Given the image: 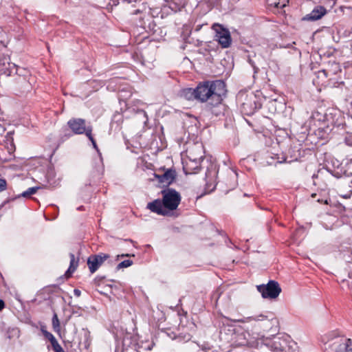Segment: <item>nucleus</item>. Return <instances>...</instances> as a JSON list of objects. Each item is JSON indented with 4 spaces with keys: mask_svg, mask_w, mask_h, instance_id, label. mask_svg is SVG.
Returning a JSON list of instances; mask_svg holds the SVG:
<instances>
[{
    "mask_svg": "<svg viewBox=\"0 0 352 352\" xmlns=\"http://www.w3.org/2000/svg\"><path fill=\"white\" fill-rule=\"evenodd\" d=\"M197 100L205 102L204 109L208 113L219 116L223 113V96L226 93V85L222 80L204 81L196 87Z\"/></svg>",
    "mask_w": 352,
    "mask_h": 352,
    "instance_id": "f257e3e1",
    "label": "nucleus"
},
{
    "mask_svg": "<svg viewBox=\"0 0 352 352\" xmlns=\"http://www.w3.org/2000/svg\"><path fill=\"white\" fill-rule=\"evenodd\" d=\"M164 207L169 210L177 209L181 201L179 192L173 188H167L162 190Z\"/></svg>",
    "mask_w": 352,
    "mask_h": 352,
    "instance_id": "f03ea898",
    "label": "nucleus"
},
{
    "mask_svg": "<svg viewBox=\"0 0 352 352\" xmlns=\"http://www.w3.org/2000/svg\"><path fill=\"white\" fill-rule=\"evenodd\" d=\"M332 352H346L351 346V340L344 336H336L325 343Z\"/></svg>",
    "mask_w": 352,
    "mask_h": 352,
    "instance_id": "7ed1b4c3",
    "label": "nucleus"
},
{
    "mask_svg": "<svg viewBox=\"0 0 352 352\" xmlns=\"http://www.w3.org/2000/svg\"><path fill=\"white\" fill-rule=\"evenodd\" d=\"M289 340L290 338L287 336H276L272 340H266L265 345L274 352H289Z\"/></svg>",
    "mask_w": 352,
    "mask_h": 352,
    "instance_id": "20e7f679",
    "label": "nucleus"
},
{
    "mask_svg": "<svg viewBox=\"0 0 352 352\" xmlns=\"http://www.w3.org/2000/svg\"><path fill=\"white\" fill-rule=\"evenodd\" d=\"M256 288L263 298L274 299L281 292V288L278 283L275 280H270L266 285H257Z\"/></svg>",
    "mask_w": 352,
    "mask_h": 352,
    "instance_id": "39448f33",
    "label": "nucleus"
},
{
    "mask_svg": "<svg viewBox=\"0 0 352 352\" xmlns=\"http://www.w3.org/2000/svg\"><path fill=\"white\" fill-rule=\"evenodd\" d=\"M212 28L216 31V38L221 46L223 48L230 47L232 38L229 30L219 24H214Z\"/></svg>",
    "mask_w": 352,
    "mask_h": 352,
    "instance_id": "423d86ee",
    "label": "nucleus"
},
{
    "mask_svg": "<svg viewBox=\"0 0 352 352\" xmlns=\"http://www.w3.org/2000/svg\"><path fill=\"white\" fill-rule=\"evenodd\" d=\"M251 321H262L265 322V328L266 329H272L274 326H277L278 324V320L272 317L271 318H269L268 316L264 315V314H260L256 315L254 316H250L247 318H243L239 320H235L234 322L245 323V322H250Z\"/></svg>",
    "mask_w": 352,
    "mask_h": 352,
    "instance_id": "0eeeda50",
    "label": "nucleus"
},
{
    "mask_svg": "<svg viewBox=\"0 0 352 352\" xmlns=\"http://www.w3.org/2000/svg\"><path fill=\"white\" fill-rule=\"evenodd\" d=\"M67 125L74 134L87 135V131L91 126H86V121L82 118H72L67 122Z\"/></svg>",
    "mask_w": 352,
    "mask_h": 352,
    "instance_id": "6e6552de",
    "label": "nucleus"
},
{
    "mask_svg": "<svg viewBox=\"0 0 352 352\" xmlns=\"http://www.w3.org/2000/svg\"><path fill=\"white\" fill-rule=\"evenodd\" d=\"M109 258L107 254L100 253L90 256L87 259V265L91 273H94L99 267Z\"/></svg>",
    "mask_w": 352,
    "mask_h": 352,
    "instance_id": "1a4fd4ad",
    "label": "nucleus"
},
{
    "mask_svg": "<svg viewBox=\"0 0 352 352\" xmlns=\"http://www.w3.org/2000/svg\"><path fill=\"white\" fill-rule=\"evenodd\" d=\"M187 153L188 160L194 162L201 163L204 158V146L199 144H195L192 147L190 148Z\"/></svg>",
    "mask_w": 352,
    "mask_h": 352,
    "instance_id": "9d476101",
    "label": "nucleus"
},
{
    "mask_svg": "<svg viewBox=\"0 0 352 352\" xmlns=\"http://www.w3.org/2000/svg\"><path fill=\"white\" fill-rule=\"evenodd\" d=\"M8 65L9 66L8 68H6V70L2 68L0 71L8 76H10L13 70H15V73L19 76L18 78H32L30 72L26 69L19 67L14 63H10L9 62H8Z\"/></svg>",
    "mask_w": 352,
    "mask_h": 352,
    "instance_id": "9b49d317",
    "label": "nucleus"
},
{
    "mask_svg": "<svg viewBox=\"0 0 352 352\" xmlns=\"http://www.w3.org/2000/svg\"><path fill=\"white\" fill-rule=\"evenodd\" d=\"M176 172L173 169L166 170L163 174H155L158 182L164 185L168 186L172 184L176 178Z\"/></svg>",
    "mask_w": 352,
    "mask_h": 352,
    "instance_id": "f8f14e48",
    "label": "nucleus"
},
{
    "mask_svg": "<svg viewBox=\"0 0 352 352\" xmlns=\"http://www.w3.org/2000/svg\"><path fill=\"white\" fill-rule=\"evenodd\" d=\"M326 14V9L322 6H318L314 9L309 14H306L302 20L315 21L323 16Z\"/></svg>",
    "mask_w": 352,
    "mask_h": 352,
    "instance_id": "ddd939ff",
    "label": "nucleus"
},
{
    "mask_svg": "<svg viewBox=\"0 0 352 352\" xmlns=\"http://www.w3.org/2000/svg\"><path fill=\"white\" fill-rule=\"evenodd\" d=\"M163 201L159 199L150 202L147 205V208L151 212H155L158 214L164 215L166 214V211L163 208Z\"/></svg>",
    "mask_w": 352,
    "mask_h": 352,
    "instance_id": "4468645a",
    "label": "nucleus"
},
{
    "mask_svg": "<svg viewBox=\"0 0 352 352\" xmlns=\"http://www.w3.org/2000/svg\"><path fill=\"white\" fill-rule=\"evenodd\" d=\"M32 78H18L16 80L18 87L22 92H26L31 89Z\"/></svg>",
    "mask_w": 352,
    "mask_h": 352,
    "instance_id": "2eb2a0df",
    "label": "nucleus"
},
{
    "mask_svg": "<svg viewBox=\"0 0 352 352\" xmlns=\"http://www.w3.org/2000/svg\"><path fill=\"white\" fill-rule=\"evenodd\" d=\"M201 167V163L199 162H194L192 160H189L188 162H186V164L184 165V170L186 174H193L196 173L199 170Z\"/></svg>",
    "mask_w": 352,
    "mask_h": 352,
    "instance_id": "dca6fc26",
    "label": "nucleus"
},
{
    "mask_svg": "<svg viewBox=\"0 0 352 352\" xmlns=\"http://www.w3.org/2000/svg\"><path fill=\"white\" fill-rule=\"evenodd\" d=\"M255 109V102H252V97L246 99V102L241 104V111L247 115L252 114Z\"/></svg>",
    "mask_w": 352,
    "mask_h": 352,
    "instance_id": "f3484780",
    "label": "nucleus"
},
{
    "mask_svg": "<svg viewBox=\"0 0 352 352\" xmlns=\"http://www.w3.org/2000/svg\"><path fill=\"white\" fill-rule=\"evenodd\" d=\"M182 95L187 100H197V91L196 88H186L182 90Z\"/></svg>",
    "mask_w": 352,
    "mask_h": 352,
    "instance_id": "a211bd4d",
    "label": "nucleus"
},
{
    "mask_svg": "<svg viewBox=\"0 0 352 352\" xmlns=\"http://www.w3.org/2000/svg\"><path fill=\"white\" fill-rule=\"evenodd\" d=\"M69 256H70V265H69V269L67 270V271L65 273V275L67 276H70V274L72 273H73L76 270V268L78 267V261H75V256L73 253H70Z\"/></svg>",
    "mask_w": 352,
    "mask_h": 352,
    "instance_id": "6ab92c4d",
    "label": "nucleus"
},
{
    "mask_svg": "<svg viewBox=\"0 0 352 352\" xmlns=\"http://www.w3.org/2000/svg\"><path fill=\"white\" fill-rule=\"evenodd\" d=\"M39 188V186L29 188L27 190L24 191L21 195H19L18 197H30V195L35 194Z\"/></svg>",
    "mask_w": 352,
    "mask_h": 352,
    "instance_id": "aec40b11",
    "label": "nucleus"
},
{
    "mask_svg": "<svg viewBox=\"0 0 352 352\" xmlns=\"http://www.w3.org/2000/svg\"><path fill=\"white\" fill-rule=\"evenodd\" d=\"M237 342L239 345H249L250 346H253V344L246 340L245 333H242L237 336Z\"/></svg>",
    "mask_w": 352,
    "mask_h": 352,
    "instance_id": "412c9836",
    "label": "nucleus"
},
{
    "mask_svg": "<svg viewBox=\"0 0 352 352\" xmlns=\"http://www.w3.org/2000/svg\"><path fill=\"white\" fill-rule=\"evenodd\" d=\"M52 327L56 332L60 331V322L56 314H54L52 318Z\"/></svg>",
    "mask_w": 352,
    "mask_h": 352,
    "instance_id": "4be33fe9",
    "label": "nucleus"
},
{
    "mask_svg": "<svg viewBox=\"0 0 352 352\" xmlns=\"http://www.w3.org/2000/svg\"><path fill=\"white\" fill-rule=\"evenodd\" d=\"M132 265H133V261L131 260H124V261H122L121 263H120L117 265V269L120 270L122 268L130 267Z\"/></svg>",
    "mask_w": 352,
    "mask_h": 352,
    "instance_id": "5701e85b",
    "label": "nucleus"
},
{
    "mask_svg": "<svg viewBox=\"0 0 352 352\" xmlns=\"http://www.w3.org/2000/svg\"><path fill=\"white\" fill-rule=\"evenodd\" d=\"M89 140L91 142L94 147L97 150H98V146H97V144L96 143V141L94 139V138L92 137V128H89L87 131V134L86 135Z\"/></svg>",
    "mask_w": 352,
    "mask_h": 352,
    "instance_id": "b1692460",
    "label": "nucleus"
},
{
    "mask_svg": "<svg viewBox=\"0 0 352 352\" xmlns=\"http://www.w3.org/2000/svg\"><path fill=\"white\" fill-rule=\"evenodd\" d=\"M42 333L45 338L48 339L50 342L52 343V342H54L56 340L55 337L49 331L47 330L42 329Z\"/></svg>",
    "mask_w": 352,
    "mask_h": 352,
    "instance_id": "393cba45",
    "label": "nucleus"
},
{
    "mask_svg": "<svg viewBox=\"0 0 352 352\" xmlns=\"http://www.w3.org/2000/svg\"><path fill=\"white\" fill-rule=\"evenodd\" d=\"M53 350L55 352H65L62 346L58 344L57 340L51 343Z\"/></svg>",
    "mask_w": 352,
    "mask_h": 352,
    "instance_id": "a878e982",
    "label": "nucleus"
},
{
    "mask_svg": "<svg viewBox=\"0 0 352 352\" xmlns=\"http://www.w3.org/2000/svg\"><path fill=\"white\" fill-rule=\"evenodd\" d=\"M7 188V182L5 179L0 178V192L6 190Z\"/></svg>",
    "mask_w": 352,
    "mask_h": 352,
    "instance_id": "bb28decb",
    "label": "nucleus"
},
{
    "mask_svg": "<svg viewBox=\"0 0 352 352\" xmlns=\"http://www.w3.org/2000/svg\"><path fill=\"white\" fill-rule=\"evenodd\" d=\"M344 142L348 146H352V135H346L344 138Z\"/></svg>",
    "mask_w": 352,
    "mask_h": 352,
    "instance_id": "cd10ccee",
    "label": "nucleus"
},
{
    "mask_svg": "<svg viewBox=\"0 0 352 352\" xmlns=\"http://www.w3.org/2000/svg\"><path fill=\"white\" fill-rule=\"evenodd\" d=\"M289 2V0H283V3L278 2L275 3V6L277 8H283Z\"/></svg>",
    "mask_w": 352,
    "mask_h": 352,
    "instance_id": "c85d7f7f",
    "label": "nucleus"
},
{
    "mask_svg": "<svg viewBox=\"0 0 352 352\" xmlns=\"http://www.w3.org/2000/svg\"><path fill=\"white\" fill-rule=\"evenodd\" d=\"M317 201H318V203H320V204H329V200H328L327 199H320V198H318V199H317Z\"/></svg>",
    "mask_w": 352,
    "mask_h": 352,
    "instance_id": "c756f323",
    "label": "nucleus"
},
{
    "mask_svg": "<svg viewBox=\"0 0 352 352\" xmlns=\"http://www.w3.org/2000/svg\"><path fill=\"white\" fill-rule=\"evenodd\" d=\"M201 349L203 351H208L210 349V346L208 344H203L201 345Z\"/></svg>",
    "mask_w": 352,
    "mask_h": 352,
    "instance_id": "7c9ffc66",
    "label": "nucleus"
},
{
    "mask_svg": "<svg viewBox=\"0 0 352 352\" xmlns=\"http://www.w3.org/2000/svg\"><path fill=\"white\" fill-rule=\"evenodd\" d=\"M74 294L76 296L79 297L81 294V292L78 289H75L74 290Z\"/></svg>",
    "mask_w": 352,
    "mask_h": 352,
    "instance_id": "2f4dec72",
    "label": "nucleus"
},
{
    "mask_svg": "<svg viewBox=\"0 0 352 352\" xmlns=\"http://www.w3.org/2000/svg\"><path fill=\"white\" fill-rule=\"evenodd\" d=\"M129 257V256H134V254H122L121 255H118V258L119 257Z\"/></svg>",
    "mask_w": 352,
    "mask_h": 352,
    "instance_id": "473e14b6",
    "label": "nucleus"
},
{
    "mask_svg": "<svg viewBox=\"0 0 352 352\" xmlns=\"http://www.w3.org/2000/svg\"><path fill=\"white\" fill-rule=\"evenodd\" d=\"M5 307V303L3 302V300H2L1 299H0V311H1Z\"/></svg>",
    "mask_w": 352,
    "mask_h": 352,
    "instance_id": "72a5a7b5",
    "label": "nucleus"
},
{
    "mask_svg": "<svg viewBox=\"0 0 352 352\" xmlns=\"http://www.w3.org/2000/svg\"><path fill=\"white\" fill-rule=\"evenodd\" d=\"M153 345H154V344H151L148 345V346L146 348L143 349V350H144V351H146V350L150 351V350L152 349Z\"/></svg>",
    "mask_w": 352,
    "mask_h": 352,
    "instance_id": "f704fd0d",
    "label": "nucleus"
},
{
    "mask_svg": "<svg viewBox=\"0 0 352 352\" xmlns=\"http://www.w3.org/2000/svg\"><path fill=\"white\" fill-rule=\"evenodd\" d=\"M342 197H343L344 198H345V199L350 198V197H351V193H349V194H346V195H343Z\"/></svg>",
    "mask_w": 352,
    "mask_h": 352,
    "instance_id": "c9c22d12",
    "label": "nucleus"
},
{
    "mask_svg": "<svg viewBox=\"0 0 352 352\" xmlns=\"http://www.w3.org/2000/svg\"><path fill=\"white\" fill-rule=\"evenodd\" d=\"M219 294H219V291H217L214 294H213V296H216V295H217V298H219ZM217 300H218V299H217Z\"/></svg>",
    "mask_w": 352,
    "mask_h": 352,
    "instance_id": "e433bc0d",
    "label": "nucleus"
},
{
    "mask_svg": "<svg viewBox=\"0 0 352 352\" xmlns=\"http://www.w3.org/2000/svg\"><path fill=\"white\" fill-rule=\"evenodd\" d=\"M1 66H5V63H1V60L0 59V67Z\"/></svg>",
    "mask_w": 352,
    "mask_h": 352,
    "instance_id": "4c0bfd02",
    "label": "nucleus"
},
{
    "mask_svg": "<svg viewBox=\"0 0 352 352\" xmlns=\"http://www.w3.org/2000/svg\"><path fill=\"white\" fill-rule=\"evenodd\" d=\"M316 196H317V194H316V193H313V194L311 195V197H313V198L316 197Z\"/></svg>",
    "mask_w": 352,
    "mask_h": 352,
    "instance_id": "58836bf2",
    "label": "nucleus"
},
{
    "mask_svg": "<svg viewBox=\"0 0 352 352\" xmlns=\"http://www.w3.org/2000/svg\"><path fill=\"white\" fill-rule=\"evenodd\" d=\"M346 352H352V348L350 346Z\"/></svg>",
    "mask_w": 352,
    "mask_h": 352,
    "instance_id": "ea45409f",
    "label": "nucleus"
},
{
    "mask_svg": "<svg viewBox=\"0 0 352 352\" xmlns=\"http://www.w3.org/2000/svg\"><path fill=\"white\" fill-rule=\"evenodd\" d=\"M335 66H336V68L339 67L338 64H335Z\"/></svg>",
    "mask_w": 352,
    "mask_h": 352,
    "instance_id": "a19ab883",
    "label": "nucleus"
},
{
    "mask_svg": "<svg viewBox=\"0 0 352 352\" xmlns=\"http://www.w3.org/2000/svg\"><path fill=\"white\" fill-rule=\"evenodd\" d=\"M138 352H143V351H142V350H140V351H138Z\"/></svg>",
    "mask_w": 352,
    "mask_h": 352,
    "instance_id": "79ce46f5",
    "label": "nucleus"
}]
</instances>
